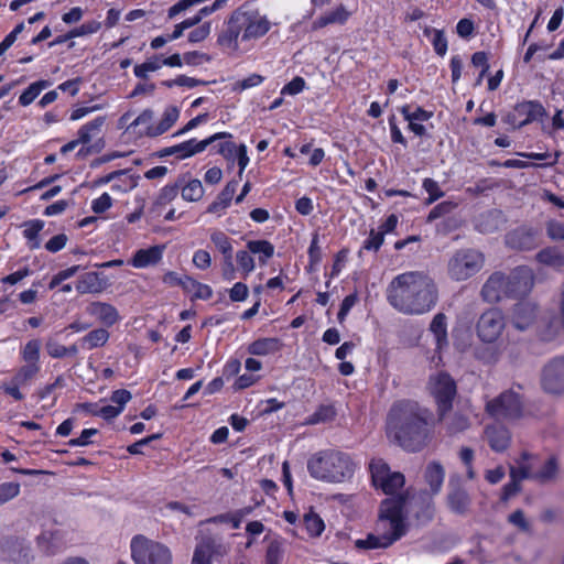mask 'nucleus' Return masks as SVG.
<instances>
[{
	"instance_id": "nucleus-63",
	"label": "nucleus",
	"mask_w": 564,
	"mask_h": 564,
	"mask_svg": "<svg viewBox=\"0 0 564 564\" xmlns=\"http://www.w3.org/2000/svg\"><path fill=\"white\" fill-rule=\"evenodd\" d=\"M305 87V80L300 77V76H296L294 77L290 83H288L283 88H282V94L285 95H296L299 93H301Z\"/></svg>"
},
{
	"instance_id": "nucleus-40",
	"label": "nucleus",
	"mask_w": 564,
	"mask_h": 564,
	"mask_svg": "<svg viewBox=\"0 0 564 564\" xmlns=\"http://www.w3.org/2000/svg\"><path fill=\"white\" fill-rule=\"evenodd\" d=\"M50 85L47 80H39L31 84L20 96L19 102L29 106L40 95L41 90Z\"/></svg>"
},
{
	"instance_id": "nucleus-56",
	"label": "nucleus",
	"mask_w": 564,
	"mask_h": 564,
	"mask_svg": "<svg viewBox=\"0 0 564 564\" xmlns=\"http://www.w3.org/2000/svg\"><path fill=\"white\" fill-rule=\"evenodd\" d=\"M210 34V22H205L194 29L188 34V42L189 43H199L208 37Z\"/></svg>"
},
{
	"instance_id": "nucleus-52",
	"label": "nucleus",
	"mask_w": 564,
	"mask_h": 564,
	"mask_svg": "<svg viewBox=\"0 0 564 564\" xmlns=\"http://www.w3.org/2000/svg\"><path fill=\"white\" fill-rule=\"evenodd\" d=\"M456 207V204L453 202H442L437 204L429 214L427 221H434L437 218L444 217L452 213Z\"/></svg>"
},
{
	"instance_id": "nucleus-50",
	"label": "nucleus",
	"mask_w": 564,
	"mask_h": 564,
	"mask_svg": "<svg viewBox=\"0 0 564 564\" xmlns=\"http://www.w3.org/2000/svg\"><path fill=\"white\" fill-rule=\"evenodd\" d=\"M283 552L281 542L276 540L270 542L267 549L265 564H280L283 557Z\"/></svg>"
},
{
	"instance_id": "nucleus-57",
	"label": "nucleus",
	"mask_w": 564,
	"mask_h": 564,
	"mask_svg": "<svg viewBox=\"0 0 564 564\" xmlns=\"http://www.w3.org/2000/svg\"><path fill=\"white\" fill-rule=\"evenodd\" d=\"M193 264L200 270H206L212 264V257L207 250L199 249L193 254Z\"/></svg>"
},
{
	"instance_id": "nucleus-10",
	"label": "nucleus",
	"mask_w": 564,
	"mask_h": 564,
	"mask_svg": "<svg viewBox=\"0 0 564 564\" xmlns=\"http://www.w3.org/2000/svg\"><path fill=\"white\" fill-rule=\"evenodd\" d=\"M505 317L497 308L484 312L477 322V334L485 343L496 341L505 329Z\"/></svg>"
},
{
	"instance_id": "nucleus-55",
	"label": "nucleus",
	"mask_w": 564,
	"mask_h": 564,
	"mask_svg": "<svg viewBox=\"0 0 564 564\" xmlns=\"http://www.w3.org/2000/svg\"><path fill=\"white\" fill-rule=\"evenodd\" d=\"M474 451L470 447H462L459 451V458L467 468L468 479H475L476 473L473 468Z\"/></svg>"
},
{
	"instance_id": "nucleus-6",
	"label": "nucleus",
	"mask_w": 564,
	"mask_h": 564,
	"mask_svg": "<svg viewBox=\"0 0 564 564\" xmlns=\"http://www.w3.org/2000/svg\"><path fill=\"white\" fill-rule=\"evenodd\" d=\"M131 556L135 564H172L170 549L143 535L132 539Z\"/></svg>"
},
{
	"instance_id": "nucleus-21",
	"label": "nucleus",
	"mask_w": 564,
	"mask_h": 564,
	"mask_svg": "<svg viewBox=\"0 0 564 564\" xmlns=\"http://www.w3.org/2000/svg\"><path fill=\"white\" fill-rule=\"evenodd\" d=\"M508 246L519 250H532L538 246L535 232L527 228H518L506 237Z\"/></svg>"
},
{
	"instance_id": "nucleus-12",
	"label": "nucleus",
	"mask_w": 564,
	"mask_h": 564,
	"mask_svg": "<svg viewBox=\"0 0 564 564\" xmlns=\"http://www.w3.org/2000/svg\"><path fill=\"white\" fill-rule=\"evenodd\" d=\"M506 278L508 280V297L525 296L534 285L533 271L528 267H518Z\"/></svg>"
},
{
	"instance_id": "nucleus-53",
	"label": "nucleus",
	"mask_w": 564,
	"mask_h": 564,
	"mask_svg": "<svg viewBox=\"0 0 564 564\" xmlns=\"http://www.w3.org/2000/svg\"><path fill=\"white\" fill-rule=\"evenodd\" d=\"M178 194V185H166L164 186L156 200L155 206H164L171 203Z\"/></svg>"
},
{
	"instance_id": "nucleus-2",
	"label": "nucleus",
	"mask_w": 564,
	"mask_h": 564,
	"mask_svg": "<svg viewBox=\"0 0 564 564\" xmlns=\"http://www.w3.org/2000/svg\"><path fill=\"white\" fill-rule=\"evenodd\" d=\"M387 300L402 314L422 315L437 304L438 289L435 281L424 272H404L389 283Z\"/></svg>"
},
{
	"instance_id": "nucleus-9",
	"label": "nucleus",
	"mask_w": 564,
	"mask_h": 564,
	"mask_svg": "<svg viewBox=\"0 0 564 564\" xmlns=\"http://www.w3.org/2000/svg\"><path fill=\"white\" fill-rule=\"evenodd\" d=\"M235 11L242 30L241 41L256 40L269 32L271 28L270 21L258 11H246L241 8Z\"/></svg>"
},
{
	"instance_id": "nucleus-7",
	"label": "nucleus",
	"mask_w": 564,
	"mask_h": 564,
	"mask_svg": "<svg viewBox=\"0 0 564 564\" xmlns=\"http://www.w3.org/2000/svg\"><path fill=\"white\" fill-rule=\"evenodd\" d=\"M485 257L475 249L457 250L449 259L447 272L455 281H465L475 275L484 267Z\"/></svg>"
},
{
	"instance_id": "nucleus-19",
	"label": "nucleus",
	"mask_w": 564,
	"mask_h": 564,
	"mask_svg": "<svg viewBox=\"0 0 564 564\" xmlns=\"http://www.w3.org/2000/svg\"><path fill=\"white\" fill-rule=\"evenodd\" d=\"M485 437L490 448L497 453L507 451L511 443V433L501 424L488 425L485 429Z\"/></svg>"
},
{
	"instance_id": "nucleus-44",
	"label": "nucleus",
	"mask_w": 564,
	"mask_h": 564,
	"mask_svg": "<svg viewBox=\"0 0 564 564\" xmlns=\"http://www.w3.org/2000/svg\"><path fill=\"white\" fill-rule=\"evenodd\" d=\"M469 427V420L466 415L460 413L453 414L446 421V430L449 434H457L464 432Z\"/></svg>"
},
{
	"instance_id": "nucleus-22",
	"label": "nucleus",
	"mask_w": 564,
	"mask_h": 564,
	"mask_svg": "<svg viewBox=\"0 0 564 564\" xmlns=\"http://www.w3.org/2000/svg\"><path fill=\"white\" fill-rule=\"evenodd\" d=\"M180 111L175 106H170L164 110L162 119L156 124L147 127L144 134L154 138L165 133L177 121Z\"/></svg>"
},
{
	"instance_id": "nucleus-41",
	"label": "nucleus",
	"mask_w": 564,
	"mask_h": 564,
	"mask_svg": "<svg viewBox=\"0 0 564 564\" xmlns=\"http://www.w3.org/2000/svg\"><path fill=\"white\" fill-rule=\"evenodd\" d=\"M204 195V187L199 180H192L182 187V197L187 202H197Z\"/></svg>"
},
{
	"instance_id": "nucleus-49",
	"label": "nucleus",
	"mask_w": 564,
	"mask_h": 564,
	"mask_svg": "<svg viewBox=\"0 0 564 564\" xmlns=\"http://www.w3.org/2000/svg\"><path fill=\"white\" fill-rule=\"evenodd\" d=\"M210 547L209 544H204L203 541L198 543L194 551L192 564H212Z\"/></svg>"
},
{
	"instance_id": "nucleus-62",
	"label": "nucleus",
	"mask_w": 564,
	"mask_h": 564,
	"mask_svg": "<svg viewBox=\"0 0 564 564\" xmlns=\"http://www.w3.org/2000/svg\"><path fill=\"white\" fill-rule=\"evenodd\" d=\"M508 520L511 524L518 527L520 530L527 532L530 530V524L527 521L524 517V512L520 509L513 511L509 517Z\"/></svg>"
},
{
	"instance_id": "nucleus-27",
	"label": "nucleus",
	"mask_w": 564,
	"mask_h": 564,
	"mask_svg": "<svg viewBox=\"0 0 564 564\" xmlns=\"http://www.w3.org/2000/svg\"><path fill=\"white\" fill-rule=\"evenodd\" d=\"M447 317L444 313H437L431 324L430 330L434 334L436 339V346L438 349H442L444 346H447Z\"/></svg>"
},
{
	"instance_id": "nucleus-43",
	"label": "nucleus",
	"mask_w": 564,
	"mask_h": 564,
	"mask_svg": "<svg viewBox=\"0 0 564 564\" xmlns=\"http://www.w3.org/2000/svg\"><path fill=\"white\" fill-rule=\"evenodd\" d=\"M517 466H509V475L511 479L523 480V479H532L534 473H532V466L529 463H523L522 460H516Z\"/></svg>"
},
{
	"instance_id": "nucleus-34",
	"label": "nucleus",
	"mask_w": 564,
	"mask_h": 564,
	"mask_svg": "<svg viewBox=\"0 0 564 564\" xmlns=\"http://www.w3.org/2000/svg\"><path fill=\"white\" fill-rule=\"evenodd\" d=\"M247 248L251 253L259 254V261L262 264H265L274 253V247L268 240H250L247 242Z\"/></svg>"
},
{
	"instance_id": "nucleus-8",
	"label": "nucleus",
	"mask_w": 564,
	"mask_h": 564,
	"mask_svg": "<svg viewBox=\"0 0 564 564\" xmlns=\"http://www.w3.org/2000/svg\"><path fill=\"white\" fill-rule=\"evenodd\" d=\"M521 397L508 390L486 403V412L496 419H519L522 415Z\"/></svg>"
},
{
	"instance_id": "nucleus-4",
	"label": "nucleus",
	"mask_w": 564,
	"mask_h": 564,
	"mask_svg": "<svg viewBox=\"0 0 564 564\" xmlns=\"http://www.w3.org/2000/svg\"><path fill=\"white\" fill-rule=\"evenodd\" d=\"M307 469L311 476L318 480L341 482L354 475L355 464L345 453L323 451L308 459Z\"/></svg>"
},
{
	"instance_id": "nucleus-64",
	"label": "nucleus",
	"mask_w": 564,
	"mask_h": 564,
	"mask_svg": "<svg viewBox=\"0 0 564 564\" xmlns=\"http://www.w3.org/2000/svg\"><path fill=\"white\" fill-rule=\"evenodd\" d=\"M47 354L53 358H63L66 356V346L54 339H48L45 345Z\"/></svg>"
},
{
	"instance_id": "nucleus-36",
	"label": "nucleus",
	"mask_w": 564,
	"mask_h": 564,
	"mask_svg": "<svg viewBox=\"0 0 564 564\" xmlns=\"http://www.w3.org/2000/svg\"><path fill=\"white\" fill-rule=\"evenodd\" d=\"M40 349L41 343L37 339L29 340L22 349V359L32 367H40Z\"/></svg>"
},
{
	"instance_id": "nucleus-47",
	"label": "nucleus",
	"mask_w": 564,
	"mask_h": 564,
	"mask_svg": "<svg viewBox=\"0 0 564 564\" xmlns=\"http://www.w3.org/2000/svg\"><path fill=\"white\" fill-rule=\"evenodd\" d=\"M251 511H252V507H246V508L237 510L232 514H220V516L214 517L213 519H210V521L212 522L224 521L227 518H230V523H231L232 528L238 529L240 527L242 518L246 517L247 514L251 513Z\"/></svg>"
},
{
	"instance_id": "nucleus-1",
	"label": "nucleus",
	"mask_w": 564,
	"mask_h": 564,
	"mask_svg": "<svg viewBox=\"0 0 564 564\" xmlns=\"http://www.w3.org/2000/svg\"><path fill=\"white\" fill-rule=\"evenodd\" d=\"M427 410L412 400L395 401L386 421V432L399 446L408 452L423 449L432 440L427 422Z\"/></svg>"
},
{
	"instance_id": "nucleus-20",
	"label": "nucleus",
	"mask_w": 564,
	"mask_h": 564,
	"mask_svg": "<svg viewBox=\"0 0 564 564\" xmlns=\"http://www.w3.org/2000/svg\"><path fill=\"white\" fill-rule=\"evenodd\" d=\"M86 312L107 327L115 325L120 319L118 310L105 302H91L86 307Z\"/></svg>"
},
{
	"instance_id": "nucleus-17",
	"label": "nucleus",
	"mask_w": 564,
	"mask_h": 564,
	"mask_svg": "<svg viewBox=\"0 0 564 564\" xmlns=\"http://www.w3.org/2000/svg\"><path fill=\"white\" fill-rule=\"evenodd\" d=\"M538 307L531 302H519L512 310V325L519 330H525L532 326L536 319Z\"/></svg>"
},
{
	"instance_id": "nucleus-23",
	"label": "nucleus",
	"mask_w": 564,
	"mask_h": 564,
	"mask_svg": "<svg viewBox=\"0 0 564 564\" xmlns=\"http://www.w3.org/2000/svg\"><path fill=\"white\" fill-rule=\"evenodd\" d=\"M544 108L536 101H527L516 106V113L522 120H519L518 128H521L534 120H538L544 116Z\"/></svg>"
},
{
	"instance_id": "nucleus-48",
	"label": "nucleus",
	"mask_w": 564,
	"mask_h": 564,
	"mask_svg": "<svg viewBox=\"0 0 564 564\" xmlns=\"http://www.w3.org/2000/svg\"><path fill=\"white\" fill-rule=\"evenodd\" d=\"M161 68V61L158 56L153 59H148L147 62L134 66V75L139 78L145 79L148 77V73L155 72Z\"/></svg>"
},
{
	"instance_id": "nucleus-35",
	"label": "nucleus",
	"mask_w": 564,
	"mask_h": 564,
	"mask_svg": "<svg viewBox=\"0 0 564 564\" xmlns=\"http://www.w3.org/2000/svg\"><path fill=\"white\" fill-rule=\"evenodd\" d=\"M24 230L23 236L29 241L31 250L40 248L39 234L44 227V223L40 219L29 220L23 224Z\"/></svg>"
},
{
	"instance_id": "nucleus-32",
	"label": "nucleus",
	"mask_w": 564,
	"mask_h": 564,
	"mask_svg": "<svg viewBox=\"0 0 564 564\" xmlns=\"http://www.w3.org/2000/svg\"><path fill=\"white\" fill-rule=\"evenodd\" d=\"M104 124L105 117H98L93 121L84 124L77 133L82 144H88L95 137H97L100 133Z\"/></svg>"
},
{
	"instance_id": "nucleus-18",
	"label": "nucleus",
	"mask_w": 564,
	"mask_h": 564,
	"mask_svg": "<svg viewBox=\"0 0 564 564\" xmlns=\"http://www.w3.org/2000/svg\"><path fill=\"white\" fill-rule=\"evenodd\" d=\"M242 35V30L236 14V11L231 13L229 19L226 21L223 31L218 35V44L223 47L231 51H238L239 44L238 39Z\"/></svg>"
},
{
	"instance_id": "nucleus-38",
	"label": "nucleus",
	"mask_w": 564,
	"mask_h": 564,
	"mask_svg": "<svg viewBox=\"0 0 564 564\" xmlns=\"http://www.w3.org/2000/svg\"><path fill=\"white\" fill-rule=\"evenodd\" d=\"M210 241L215 248L223 254V258L232 256L231 239L221 230H214L210 234Z\"/></svg>"
},
{
	"instance_id": "nucleus-16",
	"label": "nucleus",
	"mask_w": 564,
	"mask_h": 564,
	"mask_svg": "<svg viewBox=\"0 0 564 564\" xmlns=\"http://www.w3.org/2000/svg\"><path fill=\"white\" fill-rule=\"evenodd\" d=\"M446 502L449 510L458 516L468 513L471 499L468 491L458 484H449V490L446 496Z\"/></svg>"
},
{
	"instance_id": "nucleus-39",
	"label": "nucleus",
	"mask_w": 564,
	"mask_h": 564,
	"mask_svg": "<svg viewBox=\"0 0 564 564\" xmlns=\"http://www.w3.org/2000/svg\"><path fill=\"white\" fill-rule=\"evenodd\" d=\"M369 467L372 482L377 487L391 474L388 464L382 459H372Z\"/></svg>"
},
{
	"instance_id": "nucleus-60",
	"label": "nucleus",
	"mask_w": 564,
	"mask_h": 564,
	"mask_svg": "<svg viewBox=\"0 0 564 564\" xmlns=\"http://www.w3.org/2000/svg\"><path fill=\"white\" fill-rule=\"evenodd\" d=\"M248 286L242 282H237L229 291V297L232 302L245 301L248 296Z\"/></svg>"
},
{
	"instance_id": "nucleus-61",
	"label": "nucleus",
	"mask_w": 564,
	"mask_h": 564,
	"mask_svg": "<svg viewBox=\"0 0 564 564\" xmlns=\"http://www.w3.org/2000/svg\"><path fill=\"white\" fill-rule=\"evenodd\" d=\"M101 28L100 22L98 21H89L87 23L82 24L78 28L72 30V35L74 37L87 35L91 33H96Z\"/></svg>"
},
{
	"instance_id": "nucleus-54",
	"label": "nucleus",
	"mask_w": 564,
	"mask_h": 564,
	"mask_svg": "<svg viewBox=\"0 0 564 564\" xmlns=\"http://www.w3.org/2000/svg\"><path fill=\"white\" fill-rule=\"evenodd\" d=\"M423 188L429 193V198L426 200V204H432L436 199L444 196V192L440 188L436 181L433 178H425L423 181Z\"/></svg>"
},
{
	"instance_id": "nucleus-11",
	"label": "nucleus",
	"mask_w": 564,
	"mask_h": 564,
	"mask_svg": "<svg viewBox=\"0 0 564 564\" xmlns=\"http://www.w3.org/2000/svg\"><path fill=\"white\" fill-rule=\"evenodd\" d=\"M40 367L29 365L21 366L9 381L1 384V390L17 401L23 400L24 395L20 388L30 384L40 372Z\"/></svg>"
},
{
	"instance_id": "nucleus-58",
	"label": "nucleus",
	"mask_w": 564,
	"mask_h": 564,
	"mask_svg": "<svg viewBox=\"0 0 564 564\" xmlns=\"http://www.w3.org/2000/svg\"><path fill=\"white\" fill-rule=\"evenodd\" d=\"M383 232L371 229L369 237L364 242V249L377 251L383 243Z\"/></svg>"
},
{
	"instance_id": "nucleus-25",
	"label": "nucleus",
	"mask_w": 564,
	"mask_h": 564,
	"mask_svg": "<svg viewBox=\"0 0 564 564\" xmlns=\"http://www.w3.org/2000/svg\"><path fill=\"white\" fill-rule=\"evenodd\" d=\"M162 250L163 249L159 246H154L148 249H140L134 253L131 260V264L134 268H145L153 265L161 260Z\"/></svg>"
},
{
	"instance_id": "nucleus-24",
	"label": "nucleus",
	"mask_w": 564,
	"mask_h": 564,
	"mask_svg": "<svg viewBox=\"0 0 564 564\" xmlns=\"http://www.w3.org/2000/svg\"><path fill=\"white\" fill-rule=\"evenodd\" d=\"M282 346L283 345L279 338L267 337L252 341L248 346V351L249 354L256 356H267L278 352L282 348Z\"/></svg>"
},
{
	"instance_id": "nucleus-15",
	"label": "nucleus",
	"mask_w": 564,
	"mask_h": 564,
	"mask_svg": "<svg viewBox=\"0 0 564 564\" xmlns=\"http://www.w3.org/2000/svg\"><path fill=\"white\" fill-rule=\"evenodd\" d=\"M225 138H231V134L228 132H218L202 141H196L195 139H192L183 143L176 144L174 145L175 156L177 159L191 158L197 153L205 151L206 148L209 144L214 143L215 141Z\"/></svg>"
},
{
	"instance_id": "nucleus-33",
	"label": "nucleus",
	"mask_w": 564,
	"mask_h": 564,
	"mask_svg": "<svg viewBox=\"0 0 564 564\" xmlns=\"http://www.w3.org/2000/svg\"><path fill=\"white\" fill-rule=\"evenodd\" d=\"M558 474V463L555 457H550L541 469L532 476V479L542 484L550 482L556 479Z\"/></svg>"
},
{
	"instance_id": "nucleus-46",
	"label": "nucleus",
	"mask_w": 564,
	"mask_h": 564,
	"mask_svg": "<svg viewBox=\"0 0 564 564\" xmlns=\"http://www.w3.org/2000/svg\"><path fill=\"white\" fill-rule=\"evenodd\" d=\"M236 261L238 268L242 271L245 276L254 270V259L252 258L251 252L249 251L248 248L247 250L237 251Z\"/></svg>"
},
{
	"instance_id": "nucleus-14",
	"label": "nucleus",
	"mask_w": 564,
	"mask_h": 564,
	"mask_svg": "<svg viewBox=\"0 0 564 564\" xmlns=\"http://www.w3.org/2000/svg\"><path fill=\"white\" fill-rule=\"evenodd\" d=\"M481 296L488 303L508 297V280L501 272L492 273L481 288Z\"/></svg>"
},
{
	"instance_id": "nucleus-37",
	"label": "nucleus",
	"mask_w": 564,
	"mask_h": 564,
	"mask_svg": "<svg viewBox=\"0 0 564 564\" xmlns=\"http://www.w3.org/2000/svg\"><path fill=\"white\" fill-rule=\"evenodd\" d=\"M536 260L543 264L561 268L564 265V256L554 247L542 249Z\"/></svg>"
},
{
	"instance_id": "nucleus-29",
	"label": "nucleus",
	"mask_w": 564,
	"mask_h": 564,
	"mask_svg": "<svg viewBox=\"0 0 564 564\" xmlns=\"http://www.w3.org/2000/svg\"><path fill=\"white\" fill-rule=\"evenodd\" d=\"M76 290L80 294L98 293L101 291V283L97 272H87L79 276L76 283Z\"/></svg>"
},
{
	"instance_id": "nucleus-13",
	"label": "nucleus",
	"mask_w": 564,
	"mask_h": 564,
	"mask_svg": "<svg viewBox=\"0 0 564 564\" xmlns=\"http://www.w3.org/2000/svg\"><path fill=\"white\" fill-rule=\"evenodd\" d=\"M543 390L552 394L564 392V357L555 358L543 369Z\"/></svg>"
},
{
	"instance_id": "nucleus-42",
	"label": "nucleus",
	"mask_w": 564,
	"mask_h": 564,
	"mask_svg": "<svg viewBox=\"0 0 564 564\" xmlns=\"http://www.w3.org/2000/svg\"><path fill=\"white\" fill-rule=\"evenodd\" d=\"M405 479L403 474L401 473H391L380 484V488L386 495H393L398 489L404 486Z\"/></svg>"
},
{
	"instance_id": "nucleus-3",
	"label": "nucleus",
	"mask_w": 564,
	"mask_h": 564,
	"mask_svg": "<svg viewBox=\"0 0 564 564\" xmlns=\"http://www.w3.org/2000/svg\"><path fill=\"white\" fill-rule=\"evenodd\" d=\"M405 495L387 498L381 502L376 534H368L365 540H357V549L388 547L405 533L404 506Z\"/></svg>"
},
{
	"instance_id": "nucleus-5",
	"label": "nucleus",
	"mask_w": 564,
	"mask_h": 564,
	"mask_svg": "<svg viewBox=\"0 0 564 564\" xmlns=\"http://www.w3.org/2000/svg\"><path fill=\"white\" fill-rule=\"evenodd\" d=\"M427 389L437 405L438 421L444 422L457 393L456 382L448 373L441 371L430 377Z\"/></svg>"
},
{
	"instance_id": "nucleus-59",
	"label": "nucleus",
	"mask_w": 564,
	"mask_h": 564,
	"mask_svg": "<svg viewBox=\"0 0 564 564\" xmlns=\"http://www.w3.org/2000/svg\"><path fill=\"white\" fill-rule=\"evenodd\" d=\"M67 240L68 238L65 234L56 235L45 243V249L53 253L58 252L66 246Z\"/></svg>"
},
{
	"instance_id": "nucleus-28",
	"label": "nucleus",
	"mask_w": 564,
	"mask_h": 564,
	"mask_svg": "<svg viewBox=\"0 0 564 564\" xmlns=\"http://www.w3.org/2000/svg\"><path fill=\"white\" fill-rule=\"evenodd\" d=\"M445 470L440 463L433 462L427 465L425 470V480L431 487L433 494H437L443 485Z\"/></svg>"
},
{
	"instance_id": "nucleus-45",
	"label": "nucleus",
	"mask_w": 564,
	"mask_h": 564,
	"mask_svg": "<svg viewBox=\"0 0 564 564\" xmlns=\"http://www.w3.org/2000/svg\"><path fill=\"white\" fill-rule=\"evenodd\" d=\"M304 524H305L307 532L312 536L321 535L325 528L324 522L321 519V517L313 512L304 516Z\"/></svg>"
},
{
	"instance_id": "nucleus-31",
	"label": "nucleus",
	"mask_w": 564,
	"mask_h": 564,
	"mask_svg": "<svg viewBox=\"0 0 564 564\" xmlns=\"http://www.w3.org/2000/svg\"><path fill=\"white\" fill-rule=\"evenodd\" d=\"M185 281L184 292L193 293L192 300H209L213 296V290L209 285L203 284L189 275Z\"/></svg>"
},
{
	"instance_id": "nucleus-51",
	"label": "nucleus",
	"mask_w": 564,
	"mask_h": 564,
	"mask_svg": "<svg viewBox=\"0 0 564 564\" xmlns=\"http://www.w3.org/2000/svg\"><path fill=\"white\" fill-rule=\"evenodd\" d=\"M20 494L19 482H3L0 485V506L12 500Z\"/></svg>"
},
{
	"instance_id": "nucleus-26",
	"label": "nucleus",
	"mask_w": 564,
	"mask_h": 564,
	"mask_svg": "<svg viewBox=\"0 0 564 564\" xmlns=\"http://www.w3.org/2000/svg\"><path fill=\"white\" fill-rule=\"evenodd\" d=\"M237 186V181L228 182L224 189L217 195L216 199L208 206L207 212L210 214H219L226 209L236 193Z\"/></svg>"
},
{
	"instance_id": "nucleus-30",
	"label": "nucleus",
	"mask_w": 564,
	"mask_h": 564,
	"mask_svg": "<svg viewBox=\"0 0 564 564\" xmlns=\"http://www.w3.org/2000/svg\"><path fill=\"white\" fill-rule=\"evenodd\" d=\"M110 334L105 328H96L85 335L82 339V346L86 349L102 347L109 339Z\"/></svg>"
}]
</instances>
